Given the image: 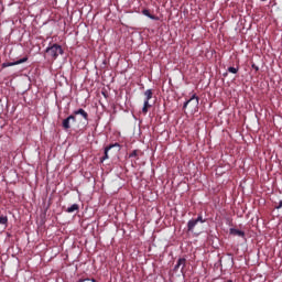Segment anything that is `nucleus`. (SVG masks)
<instances>
[{
    "label": "nucleus",
    "mask_w": 282,
    "mask_h": 282,
    "mask_svg": "<svg viewBox=\"0 0 282 282\" xmlns=\"http://www.w3.org/2000/svg\"><path fill=\"white\" fill-rule=\"evenodd\" d=\"M261 1H267V0H261Z\"/></svg>",
    "instance_id": "aec40b11"
},
{
    "label": "nucleus",
    "mask_w": 282,
    "mask_h": 282,
    "mask_svg": "<svg viewBox=\"0 0 282 282\" xmlns=\"http://www.w3.org/2000/svg\"><path fill=\"white\" fill-rule=\"evenodd\" d=\"M144 96H145V99H144L145 101L151 100V98H153V90L151 89L145 90Z\"/></svg>",
    "instance_id": "f8f14e48"
},
{
    "label": "nucleus",
    "mask_w": 282,
    "mask_h": 282,
    "mask_svg": "<svg viewBox=\"0 0 282 282\" xmlns=\"http://www.w3.org/2000/svg\"><path fill=\"white\" fill-rule=\"evenodd\" d=\"M142 153L140 150H133L130 154L129 158H135V160H140L139 155Z\"/></svg>",
    "instance_id": "4468645a"
},
{
    "label": "nucleus",
    "mask_w": 282,
    "mask_h": 282,
    "mask_svg": "<svg viewBox=\"0 0 282 282\" xmlns=\"http://www.w3.org/2000/svg\"><path fill=\"white\" fill-rule=\"evenodd\" d=\"M230 235H234L235 237H246V232L235 228L230 229Z\"/></svg>",
    "instance_id": "1a4fd4ad"
},
{
    "label": "nucleus",
    "mask_w": 282,
    "mask_h": 282,
    "mask_svg": "<svg viewBox=\"0 0 282 282\" xmlns=\"http://www.w3.org/2000/svg\"><path fill=\"white\" fill-rule=\"evenodd\" d=\"M276 210L281 209L282 208V200L279 202V205L275 206Z\"/></svg>",
    "instance_id": "a211bd4d"
},
{
    "label": "nucleus",
    "mask_w": 282,
    "mask_h": 282,
    "mask_svg": "<svg viewBox=\"0 0 282 282\" xmlns=\"http://www.w3.org/2000/svg\"><path fill=\"white\" fill-rule=\"evenodd\" d=\"M76 122V116L69 115L66 119L62 121V127L64 131H69L72 129V124Z\"/></svg>",
    "instance_id": "7ed1b4c3"
},
{
    "label": "nucleus",
    "mask_w": 282,
    "mask_h": 282,
    "mask_svg": "<svg viewBox=\"0 0 282 282\" xmlns=\"http://www.w3.org/2000/svg\"><path fill=\"white\" fill-rule=\"evenodd\" d=\"M191 105L192 109H197L199 106V97L193 95L187 101L184 102L183 108L186 109Z\"/></svg>",
    "instance_id": "39448f33"
},
{
    "label": "nucleus",
    "mask_w": 282,
    "mask_h": 282,
    "mask_svg": "<svg viewBox=\"0 0 282 282\" xmlns=\"http://www.w3.org/2000/svg\"><path fill=\"white\" fill-rule=\"evenodd\" d=\"M46 54L52 58V61H56L61 54H63V46L58 44H53L46 48Z\"/></svg>",
    "instance_id": "f257e3e1"
},
{
    "label": "nucleus",
    "mask_w": 282,
    "mask_h": 282,
    "mask_svg": "<svg viewBox=\"0 0 282 282\" xmlns=\"http://www.w3.org/2000/svg\"><path fill=\"white\" fill-rule=\"evenodd\" d=\"M0 225L1 226L8 225V216L0 215Z\"/></svg>",
    "instance_id": "2eb2a0df"
},
{
    "label": "nucleus",
    "mask_w": 282,
    "mask_h": 282,
    "mask_svg": "<svg viewBox=\"0 0 282 282\" xmlns=\"http://www.w3.org/2000/svg\"><path fill=\"white\" fill-rule=\"evenodd\" d=\"M228 72L230 74H237L239 72V67L235 68V67L230 66V67H228Z\"/></svg>",
    "instance_id": "dca6fc26"
},
{
    "label": "nucleus",
    "mask_w": 282,
    "mask_h": 282,
    "mask_svg": "<svg viewBox=\"0 0 282 282\" xmlns=\"http://www.w3.org/2000/svg\"><path fill=\"white\" fill-rule=\"evenodd\" d=\"M252 69H254L256 72H259V66H257V64L251 65Z\"/></svg>",
    "instance_id": "f3484780"
},
{
    "label": "nucleus",
    "mask_w": 282,
    "mask_h": 282,
    "mask_svg": "<svg viewBox=\"0 0 282 282\" xmlns=\"http://www.w3.org/2000/svg\"><path fill=\"white\" fill-rule=\"evenodd\" d=\"M23 63H28V56L21 58V59H18L15 62H4L2 64V67L6 68V67H14V65H21Z\"/></svg>",
    "instance_id": "423d86ee"
},
{
    "label": "nucleus",
    "mask_w": 282,
    "mask_h": 282,
    "mask_svg": "<svg viewBox=\"0 0 282 282\" xmlns=\"http://www.w3.org/2000/svg\"><path fill=\"white\" fill-rule=\"evenodd\" d=\"M85 281H89V279H86V280H79V282H85Z\"/></svg>",
    "instance_id": "6ab92c4d"
},
{
    "label": "nucleus",
    "mask_w": 282,
    "mask_h": 282,
    "mask_svg": "<svg viewBox=\"0 0 282 282\" xmlns=\"http://www.w3.org/2000/svg\"><path fill=\"white\" fill-rule=\"evenodd\" d=\"M142 14H144V17H148L149 19H151L152 21H158L159 18L156 15L151 14V12L149 11V9H144L142 11Z\"/></svg>",
    "instance_id": "9d476101"
},
{
    "label": "nucleus",
    "mask_w": 282,
    "mask_h": 282,
    "mask_svg": "<svg viewBox=\"0 0 282 282\" xmlns=\"http://www.w3.org/2000/svg\"><path fill=\"white\" fill-rule=\"evenodd\" d=\"M198 223L199 224H206V219H204L202 214H199L196 219L188 220V223H187V231L188 232H193V230H195V226H197Z\"/></svg>",
    "instance_id": "f03ea898"
},
{
    "label": "nucleus",
    "mask_w": 282,
    "mask_h": 282,
    "mask_svg": "<svg viewBox=\"0 0 282 282\" xmlns=\"http://www.w3.org/2000/svg\"><path fill=\"white\" fill-rule=\"evenodd\" d=\"M181 268L182 274H184V268H186V258H180L174 265V272H177Z\"/></svg>",
    "instance_id": "0eeeda50"
},
{
    "label": "nucleus",
    "mask_w": 282,
    "mask_h": 282,
    "mask_svg": "<svg viewBox=\"0 0 282 282\" xmlns=\"http://www.w3.org/2000/svg\"><path fill=\"white\" fill-rule=\"evenodd\" d=\"M73 116H75V117L80 116L84 118V120H86V121L89 120V113H87V111H85V109H83V108L74 110Z\"/></svg>",
    "instance_id": "6e6552de"
},
{
    "label": "nucleus",
    "mask_w": 282,
    "mask_h": 282,
    "mask_svg": "<svg viewBox=\"0 0 282 282\" xmlns=\"http://www.w3.org/2000/svg\"><path fill=\"white\" fill-rule=\"evenodd\" d=\"M80 206L78 204H73L70 207L66 209L67 213H76V210H79Z\"/></svg>",
    "instance_id": "9b49d317"
},
{
    "label": "nucleus",
    "mask_w": 282,
    "mask_h": 282,
    "mask_svg": "<svg viewBox=\"0 0 282 282\" xmlns=\"http://www.w3.org/2000/svg\"><path fill=\"white\" fill-rule=\"evenodd\" d=\"M150 107H151V104H149V101L144 100L143 108H142V113H149Z\"/></svg>",
    "instance_id": "ddd939ff"
},
{
    "label": "nucleus",
    "mask_w": 282,
    "mask_h": 282,
    "mask_svg": "<svg viewBox=\"0 0 282 282\" xmlns=\"http://www.w3.org/2000/svg\"><path fill=\"white\" fill-rule=\"evenodd\" d=\"M111 149H116V151L118 152L120 151V149H122V147L120 145V143H112L106 147L101 162H105V160H109V152L111 151Z\"/></svg>",
    "instance_id": "20e7f679"
}]
</instances>
